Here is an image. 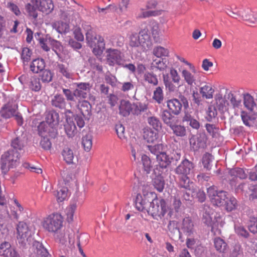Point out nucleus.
<instances>
[{
	"label": "nucleus",
	"mask_w": 257,
	"mask_h": 257,
	"mask_svg": "<svg viewBox=\"0 0 257 257\" xmlns=\"http://www.w3.org/2000/svg\"><path fill=\"white\" fill-rule=\"evenodd\" d=\"M195 167V165L193 161L184 158L175 168L174 172L178 176L180 187L190 189V185H193V182L190 181L189 175L193 172Z\"/></svg>",
	"instance_id": "f257e3e1"
},
{
	"label": "nucleus",
	"mask_w": 257,
	"mask_h": 257,
	"mask_svg": "<svg viewBox=\"0 0 257 257\" xmlns=\"http://www.w3.org/2000/svg\"><path fill=\"white\" fill-rule=\"evenodd\" d=\"M85 31L86 40L88 45L93 48V53L96 55H100L105 49L104 39L97 35L95 30L87 23L82 25Z\"/></svg>",
	"instance_id": "f03ea898"
},
{
	"label": "nucleus",
	"mask_w": 257,
	"mask_h": 257,
	"mask_svg": "<svg viewBox=\"0 0 257 257\" xmlns=\"http://www.w3.org/2000/svg\"><path fill=\"white\" fill-rule=\"evenodd\" d=\"M16 229L19 247L24 252V250L27 248V242H30L31 240L33 232L24 221L19 222Z\"/></svg>",
	"instance_id": "7ed1b4c3"
},
{
	"label": "nucleus",
	"mask_w": 257,
	"mask_h": 257,
	"mask_svg": "<svg viewBox=\"0 0 257 257\" xmlns=\"http://www.w3.org/2000/svg\"><path fill=\"white\" fill-rule=\"evenodd\" d=\"M181 151L179 149H171L166 151L165 154L160 164L156 165V169L154 170L156 173V170L163 171L172 165L177 166L181 159Z\"/></svg>",
	"instance_id": "20e7f679"
},
{
	"label": "nucleus",
	"mask_w": 257,
	"mask_h": 257,
	"mask_svg": "<svg viewBox=\"0 0 257 257\" xmlns=\"http://www.w3.org/2000/svg\"><path fill=\"white\" fill-rule=\"evenodd\" d=\"M20 152L9 149L1 157V169L3 173L6 174L10 169L16 168L20 163Z\"/></svg>",
	"instance_id": "39448f33"
},
{
	"label": "nucleus",
	"mask_w": 257,
	"mask_h": 257,
	"mask_svg": "<svg viewBox=\"0 0 257 257\" xmlns=\"http://www.w3.org/2000/svg\"><path fill=\"white\" fill-rule=\"evenodd\" d=\"M207 195L211 203L214 206L221 207L223 204H225V200L229 196L227 192L218 190L214 185L210 186L207 188Z\"/></svg>",
	"instance_id": "423d86ee"
},
{
	"label": "nucleus",
	"mask_w": 257,
	"mask_h": 257,
	"mask_svg": "<svg viewBox=\"0 0 257 257\" xmlns=\"http://www.w3.org/2000/svg\"><path fill=\"white\" fill-rule=\"evenodd\" d=\"M169 207L166 201L164 199H156L154 197L151 205L147 210L149 214L153 217L155 216L163 217L169 210Z\"/></svg>",
	"instance_id": "0eeeda50"
},
{
	"label": "nucleus",
	"mask_w": 257,
	"mask_h": 257,
	"mask_svg": "<svg viewBox=\"0 0 257 257\" xmlns=\"http://www.w3.org/2000/svg\"><path fill=\"white\" fill-rule=\"evenodd\" d=\"M168 110L171 111L174 115H179L182 107L185 109L189 107L188 99L182 95H180L178 98H173L167 101Z\"/></svg>",
	"instance_id": "6e6552de"
},
{
	"label": "nucleus",
	"mask_w": 257,
	"mask_h": 257,
	"mask_svg": "<svg viewBox=\"0 0 257 257\" xmlns=\"http://www.w3.org/2000/svg\"><path fill=\"white\" fill-rule=\"evenodd\" d=\"M62 217L60 214H53L46 218L43 223V226L49 232H56L62 226Z\"/></svg>",
	"instance_id": "1a4fd4ad"
},
{
	"label": "nucleus",
	"mask_w": 257,
	"mask_h": 257,
	"mask_svg": "<svg viewBox=\"0 0 257 257\" xmlns=\"http://www.w3.org/2000/svg\"><path fill=\"white\" fill-rule=\"evenodd\" d=\"M154 195L152 192L144 193L143 195L138 194L136 197L135 203L136 207L140 211L148 210L149 206L153 201Z\"/></svg>",
	"instance_id": "9d476101"
},
{
	"label": "nucleus",
	"mask_w": 257,
	"mask_h": 257,
	"mask_svg": "<svg viewBox=\"0 0 257 257\" xmlns=\"http://www.w3.org/2000/svg\"><path fill=\"white\" fill-rule=\"evenodd\" d=\"M15 137L11 140V146L15 151L19 152L23 150L27 143L26 133L22 130L18 129L15 132Z\"/></svg>",
	"instance_id": "9b49d317"
},
{
	"label": "nucleus",
	"mask_w": 257,
	"mask_h": 257,
	"mask_svg": "<svg viewBox=\"0 0 257 257\" xmlns=\"http://www.w3.org/2000/svg\"><path fill=\"white\" fill-rule=\"evenodd\" d=\"M106 62L110 66L123 65L124 60L121 52L117 49H109L106 51Z\"/></svg>",
	"instance_id": "f8f14e48"
},
{
	"label": "nucleus",
	"mask_w": 257,
	"mask_h": 257,
	"mask_svg": "<svg viewBox=\"0 0 257 257\" xmlns=\"http://www.w3.org/2000/svg\"><path fill=\"white\" fill-rule=\"evenodd\" d=\"M207 137L205 133H200L193 136L189 140L190 148L194 152L206 147Z\"/></svg>",
	"instance_id": "ddd939ff"
},
{
	"label": "nucleus",
	"mask_w": 257,
	"mask_h": 257,
	"mask_svg": "<svg viewBox=\"0 0 257 257\" xmlns=\"http://www.w3.org/2000/svg\"><path fill=\"white\" fill-rule=\"evenodd\" d=\"M46 122L52 127V131L49 132L51 138H55L57 135V130L55 126H57L59 123V114L55 110L48 112L46 117Z\"/></svg>",
	"instance_id": "4468645a"
},
{
	"label": "nucleus",
	"mask_w": 257,
	"mask_h": 257,
	"mask_svg": "<svg viewBox=\"0 0 257 257\" xmlns=\"http://www.w3.org/2000/svg\"><path fill=\"white\" fill-rule=\"evenodd\" d=\"M0 257H21L16 246L5 241L0 244Z\"/></svg>",
	"instance_id": "2eb2a0df"
},
{
	"label": "nucleus",
	"mask_w": 257,
	"mask_h": 257,
	"mask_svg": "<svg viewBox=\"0 0 257 257\" xmlns=\"http://www.w3.org/2000/svg\"><path fill=\"white\" fill-rule=\"evenodd\" d=\"M148 150L156 156L158 165L160 164L167 151V146L162 143L148 145Z\"/></svg>",
	"instance_id": "dca6fc26"
},
{
	"label": "nucleus",
	"mask_w": 257,
	"mask_h": 257,
	"mask_svg": "<svg viewBox=\"0 0 257 257\" xmlns=\"http://www.w3.org/2000/svg\"><path fill=\"white\" fill-rule=\"evenodd\" d=\"M31 249L33 251V253H35L41 257H50L51 255L49 253L47 249L44 246L43 244L37 240H34L32 245L29 248V252H31Z\"/></svg>",
	"instance_id": "f3484780"
},
{
	"label": "nucleus",
	"mask_w": 257,
	"mask_h": 257,
	"mask_svg": "<svg viewBox=\"0 0 257 257\" xmlns=\"http://www.w3.org/2000/svg\"><path fill=\"white\" fill-rule=\"evenodd\" d=\"M175 115L168 109H164L161 112V117L164 123L170 127L178 123L179 119Z\"/></svg>",
	"instance_id": "a211bd4d"
},
{
	"label": "nucleus",
	"mask_w": 257,
	"mask_h": 257,
	"mask_svg": "<svg viewBox=\"0 0 257 257\" xmlns=\"http://www.w3.org/2000/svg\"><path fill=\"white\" fill-rule=\"evenodd\" d=\"M213 243L216 251L221 253L222 257H226L225 254L229 249V246L227 242L222 238L216 237L213 239Z\"/></svg>",
	"instance_id": "6ab92c4d"
},
{
	"label": "nucleus",
	"mask_w": 257,
	"mask_h": 257,
	"mask_svg": "<svg viewBox=\"0 0 257 257\" xmlns=\"http://www.w3.org/2000/svg\"><path fill=\"white\" fill-rule=\"evenodd\" d=\"M34 3L39 11L46 14H49L54 9V5L51 0H34Z\"/></svg>",
	"instance_id": "aec40b11"
},
{
	"label": "nucleus",
	"mask_w": 257,
	"mask_h": 257,
	"mask_svg": "<svg viewBox=\"0 0 257 257\" xmlns=\"http://www.w3.org/2000/svg\"><path fill=\"white\" fill-rule=\"evenodd\" d=\"M134 103H131L130 101L124 99L121 100L119 106V113L123 116H128L131 113L133 114Z\"/></svg>",
	"instance_id": "412c9836"
},
{
	"label": "nucleus",
	"mask_w": 257,
	"mask_h": 257,
	"mask_svg": "<svg viewBox=\"0 0 257 257\" xmlns=\"http://www.w3.org/2000/svg\"><path fill=\"white\" fill-rule=\"evenodd\" d=\"M149 32V29L146 27L141 30L139 33L142 47L144 49H149L152 46L151 39Z\"/></svg>",
	"instance_id": "4be33fe9"
},
{
	"label": "nucleus",
	"mask_w": 257,
	"mask_h": 257,
	"mask_svg": "<svg viewBox=\"0 0 257 257\" xmlns=\"http://www.w3.org/2000/svg\"><path fill=\"white\" fill-rule=\"evenodd\" d=\"M143 137L148 143L153 144L157 141L159 135L157 132L154 131L152 128L147 127L143 129Z\"/></svg>",
	"instance_id": "5701e85b"
},
{
	"label": "nucleus",
	"mask_w": 257,
	"mask_h": 257,
	"mask_svg": "<svg viewBox=\"0 0 257 257\" xmlns=\"http://www.w3.org/2000/svg\"><path fill=\"white\" fill-rule=\"evenodd\" d=\"M18 109V106L15 104L8 103L1 111V115L5 118H9L13 116Z\"/></svg>",
	"instance_id": "b1692460"
},
{
	"label": "nucleus",
	"mask_w": 257,
	"mask_h": 257,
	"mask_svg": "<svg viewBox=\"0 0 257 257\" xmlns=\"http://www.w3.org/2000/svg\"><path fill=\"white\" fill-rule=\"evenodd\" d=\"M202 163L204 169L207 171H210L212 169L217 167V163H215L214 165L213 164V156L208 153L203 155Z\"/></svg>",
	"instance_id": "393cba45"
},
{
	"label": "nucleus",
	"mask_w": 257,
	"mask_h": 257,
	"mask_svg": "<svg viewBox=\"0 0 257 257\" xmlns=\"http://www.w3.org/2000/svg\"><path fill=\"white\" fill-rule=\"evenodd\" d=\"M64 128L67 136L72 138L77 134V128L73 120H65Z\"/></svg>",
	"instance_id": "a878e982"
},
{
	"label": "nucleus",
	"mask_w": 257,
	"mask_h": 257,
	"mask_svg": "<svg viewBox=\"0 0 257 257\" xmlns=\"http://www.w3.org/2000/svg\"><path fill=\"white\" fill-rule=\"evenodd\" d=\"M45 61L43 59H35L30 64V70L34 73H38L45 69Z\"/></svg>",
	"instance_id": "bb28decb"
},
{
	"label": "nucleus",
	"mask_w": 257,
	"mask_h": 257,
	"mask_svg": "<svg viewBox=\"0 0 257 257\" xmlns=\"http://www.w3.org/2000/svg\"><path fill=\"white\" fill-rule=\"evenodd\" d=\"M76 84L77 88L75 90H78L79 92L78 97L86 98L87 96V92L90 91L92 85L89 83L86 82L77 83Z\"/></svg>",
	"instance_id": "cd10ccee"
},
{
	"label": "nucleus",
	"mask_w": 257,
	"mask_h": 257,
	"mask_svg": "<svg viewBox=\"0 0 257 257\" xmlns=\"http://www.w3.org/2000/svg\"><path fill=\"white\" fill-rule=\"evenodd\" d=\"M51 105L56 108L63 109L66 106V101L62 95L57 94L52 98Z\"/></svg>",
	"instance_id": "c85d7f7f"
},
{
	"label": "nucleus",
	"mask_w": 257,
	"mask_h": 257,
	"mask_svg": "<svg viewBox=\"0 0 257 257\" xmlns=\"http://www.w3.org/2000/svg\"><path fill=\"white\" fill-rule=\"evenodd\" d=\"M187 190L192 193V195L194 196V198H195L198 199V201L202 203L206 200L205 192L201 189L197 187H194L193 185H190V189H186Z\"/></svg>",
	"instance_id": "c756f323"
},
{
	"label": "nucleus",
	"mask_w": 257,
	"mask_h": 257,
	"mask_svg": "<svg viewBox=\"0 0 257 257\" xmlns=\"http://www.w3.org/2000/svg\"><path fill=\"white\" fill-rule=\"evenodd\" d=\"M182 231L187 236L191 235L194 232V224L192 219L189 217L184 218L182 221Z\"/></svg>",
	"instance_id": "7c9ffc66"
},
{
	"label": "nucleus",
	"mask_w": 257,
	"mask_h": 257,
	"mask_svg": "<svg viewBox=\"0 0 257 257\" xmlns=\"http://www.w3.org/2000/svg\"><path fill=\"white\" fill-rule=\"evenodd\" d=\"M202 221L207 226L211 227V232L215 233V230L217 229V223L212 220L210 214L207 211L203 213Z\"/></svg>",
	"instance_id": "2f4dec72"
},
{
	"label": "nucleus",
	"mask_w": 257,
	"mask_h": 257,
	"mask_svg": "<svg viewBox=\"0 0 257 257\" xmlns=\"http://www.w3.org/2000/svg\"><path fill=\"white\" fill-rule=\"evenodd\" d=\"M225 204L221 207H223L227 212H231L235 210L238 206L236 199L233 196H228L225 200Z\"/></svg>",
	"instance_id": "473e14b6"
},
{
	"label": "nucleus",
	"mask_w": 257,
	"mask_h": 257,
	"mask_svg": "<svg viewBox=\"0 0 257 257\" xmlns=\"http://www.w3.org/2000/svg\"><path fill=\"white\" fill-rule=\"evenodd\" d=\"M170 237L175 241H178L181 238V233L179 228L174 224L170 223L168 225Z\"/></svg>",
	"instance_id": "72a5a7b5"
},
{
	"label": "nucleus",
	"mask_w": 257,
	"mask_h": 257,
	"mask_svg": "<svg viewBox=\"0 0 257 257\" xmlns=\"http://www.w3.org/2000/svg\"><path fill=\"white\" fill-rule=\"evenodd\" d=\"M34 0H31V3H28L25 6V10L28 15L36 20L38 17V8L34 3Z\"/></svg>",
	"instance_id": "f704fd0d"
},
{
	"label": "nucleus",
	"mask_w": 257,
	"mask_h": 257,
	"mask_svg": "<svg viewBox=\"0 0 257 257\" xmlns=\"http://www.w3.org/2000/svg\"><path fill=\"white\" fill-rule=\"evenodd\" d=\"M243 104L244 106L251 112L253 111L254 107L256 106L253 97L248 93L243 94Z\"/></svg>",
	"instance_id": "c9c22d12"
},
{
	"label": "nucleus",
	"mask_w": 257,
	"mask_h": 257,
	"mask_svg": "<svg viewBox=\"0 0 257 257\" xmlns=\"http://www.w3.org/2000/svg\"><path fill=\"white\" fill-rule=\"evenodd\" d=\"M153 185L159 192H162L165 187L164 177L160 174L157 175L153 180Z\"/></svg>",
	"instance_id": "e433bc0d"
},
{
	"label": "nucleus",
	"mask_w": 257,
	"mask_h": 257,
	"mask_svg": "<svg viewBox=\"0 0 257 257\" xmlns=\"http://www.w3.org/2000/svg\"><path fill=\"white\" fill-rule=\"evenodd\" d=\"M62 155L63 157L64 160L68 164H73V159L74 158V155L73 151L72 149L69 147H65L62 152Z\"/></svg>",
	"instance_id": "4c0bfd02"
},
{
	"label": "nucleus",
	"mask_w": 257,
	"mask_h": 257,
	"mask_svg": "<svg viewBox=\"0 0 257 257\" xmlns=\"http://www.w3.org/2000/svg\"><path fill=\"white\" fill-rule=\"evenodd\" d=\"M38 131L39 135L41 137L48 135L51 137L49 132L52 131V127L47 122H42L38 126Z\"/></svg>",
	"instance_id": "58836bf2"
},
{
	"label": "nucleus",
	"mask_w": 257,
	"mask_h": 257,
	"mask_svg": "<svg viewBox=\"0 0 257 257\" xmlns=\"http://www.w3.org/2000/svg\"><path fill=\"white\" fill-rule=\"evenodd\" d=\"M229 173L231 176L238 177L240 179H245L247 177V174L245 172L244 169L241 168H232L229 170Z\"/></svg>",
	"instance_id": "ea45409f"
},
{
	"label": "nucleus",
	"mask_w": 257,
	"mask_h": 257,
	"mask_svg": "<svg viewBox=\"0 0 257 257\" xmlns=\"http://www.w3.org/2000/svg\"><path fill=\"white\" fill-rule=\"evenodd\" d=\"M62 92L68 101H75V97H78L79 92L75 89L72 91L70 89L62 88Z\"/></svg>",
	"instance_id": "a19ab883"
},
{
	"label": "nucleus",
	"mask_w": 257,
	"mask_h": 257,
	"mask_svg": "<svg viewBox=\"0 0 257 257\" xmlns=\"http://www.w3.org/2000/svg\"><path fill=\"white\" fill-rule=\"evenodd\" d=\"M92 136L91 134H87L82 138V145L84 150L89 152L92 146Z\"/></svg>",
	"instance_id": "79ce46f5"
},
{
	"label": "nucleus",
	"mask_w": 257,
	"mask_h": 257,
	"mask_svg": "<svg viewBox=\"0 0 257 257\" xmlns=\"http://www.w3.org/2000/svg\"><path fill=\"white\" fill-rule=\"evenodd\" d=\"M170 128L173 131V134L177 137H183L186 135V127L183 125L175 123Z\"/></svg>",
	"instance_id": "37998d69"
},
{
	"label": "nucleus",
	"mask_w": 257,
	"mask_h": 257,
	"mask_svg": "<svg viewBox=\"0 0 257 257\" xmlns=\"http://www.w3.org/2000/svg\"><path fill=\"white\" fill-rule=\"evenodd\" d=\"M68 189L66 187H59L55 194L57 201L61 202L65 200L68 197Z\"/></svg>",
	"instance_id": "c03bdc74"
},
{
	"label": "nucleus",
	"mask_w": 257,
	"mask_h": 257,
	"mask_svg": "<svg viewBox=\"0 0 257 257\" xmlns=\"http://www.w3.org/2000/svg\"><path fill=\"white\" fill-rule=\"evenodd\" d=\"M205 128L207 133L213 138H217L219 137V128L214 124L206 123L205 124Z\"/></svg>",
	"instance_id": "a18cd8bd"
},
{
	"label": "nucleus",
	"mask_w": 257,
	"mask_h": 257,
	"mask_svg": "<svg viewBox=\"0 0 257 257\" xmlns=\"http://www.w3.org/2000/svg\"><path fill=\"white\" fill-rule=\"evenodd\" d=\"M183 121L189 122V125L193 128L198 130L200 127V123L193 118L190 114L186 113L182 118Z\"/></svg>",
	"instance_id": "49530a36"
},
{
	"label": "nucleus",
	"mask_w": 257,
	"mask_h": 257,
	"mask_svg": "<svg viewBox=\"0 0 257 257\" xmlns=\"http://www.w3.org/2000/svg\"><path fill=\"white\" fill-rule=\"evenodd\" d=\"M148 122L156 132H159L162 130V123L157 117H149L148 118Z\"/></svg>",
	"instance_id": "de8ad7c7"
},
{
	"label": "nucleus",
	"mask_w": 257,
	"mask_h": 257,
	"mask_svg": "<svg viewBox=\"0 0 257 257\" xmlns=\"http://www.w3.org/2000/svg\"><path fill=\"white\" fill-rule=\"evenodd\" d=\"M40 73V77L43 83H48L52 80L53 73L49 69H44Z\"/></svg>",
	"instance_id": "09e8293b"
},
{
	"label": "nucleus",
	"mask_w": 257,
	"mask_h": 257,
	"mask_svg": "<svg viewBox=\"0 0 257 257\" xmlns=\"http://www.w3.org/2000/svg\"><path fill=\"white\" fill-rule=\"evenodd\" d=\"M53 27L55 28L57 31L60 34L66 33L69 30V24L62 21L55 23L53 24Z\"/></svg>",
	"instance_id": "8fccbe9b"
},
{
	"label": "nucleus",
	"mask_w": 257,
	"mask_h": 257,
	"mask_svg": "<svg viewBox=\"0 0 257 257\" xmlns=\"http://www.w3.org/2000/svg\"><path fill=\"white\" fill-rule=\"evenodd\" d=\"M214 89L209 85H205L200 88V92L206 99L213 98Z\"/></svg>",
	"instance_id": "3c124183"
},
{
	"label": "nucleus",
	"mask_w": 257,
	"mask_h": 257,
	"mask_svg": "<svg viewBox=\"0 0 257 257\" xmlns=\"http://www.w3.org/2000/svg\"><path fill=\"white\" fill-rule=\"evenodd\" d=\"M142 162L144 171L146 174H149L153 169V165L150 158L146 155L142 156Z\"/></svg>",
	"instance_id": "603ef678"
},
{
	"label": "nucleus",
	"mask_w": 257,
	"mask_h": 257,
	"mask_svg": "<svg viewBox=\"0 0 257 257\" xmlns=\"http://www.w3.org/2000/svg\"><path fill=\"white\" fill-rule=\"evenodd\" d=\"M241 119L243 122V123L248 126H250L251 125L249 123V121H253L256 118V115L255 113L252 115H249L247 112L242 111L241 112Z\"/></svg>",
	"instance_id": "864d4df0"
},
{
	"label": "nucleus",
	"mask_w": 257,
	"mask_h": 257,
	"mask_svg": "<svg viewBox=\"0 0 257 257\" xmlns=\"http://www.w3.org/2000/svg\"><path fill=\"white\" fill-rule=\"evenodd\" d=\"M91 105L88 101H83L80 108L81 113L83 116L90 115L91 112Z\"/></svg>",
	"instance_id": "5fc2aeb1"
},
{
	"label": "nucleus",
	"mask_w": 257,
	"mask_h": 257,
	"mask_svg": "<svg viewBox=\"0 0 257 257\" xmlns=\"http://www.w3.org/2000/svg\"><path fill=\"white\" fill-rule=\"evenodd\" d=\"M30 88L34 91H39L41 88V84L40 82L39 78L36 76H33L30 79L29 82Z\"/></svg>",
	"instance_id": "6e6d98bb"
},
{
	"label": "nucleus",
	"mask_w": 257,
	"mask_h": 257,
	"mask_svg": "<svg viewBox=\"0 0 257 257\" xmlns=\"http://www.w3.org/2000/svg\"><path fill=\"white\" fill-rule=\"evenodd\" d=\"M144 80L149 83L153 84L154 86L158 85V80L156 74L149 72H146L144 75Z\"/></svg>",
	"instance_id": "4d7b16f0"
},
{
	"label": "nucleus",
	"mask_w": 257,
	"mask_h": 257,
	"mask_svg": "<svg viewBox=\"0 0 257 257\" xmlns=\"http://www.w3.org/2000/svg\"><path fill=\"white\" fill-rule=\"evenodd\" d=\"M217 115V112L215 106H209L207 110V115L205 118L207 121L211 122L214 119H215Z\"/></svg>",
	"instance_id": "13d9d810"
},
{
	"label": "nucleus",
	"mask_w": 257,
	"mask_h": 257,
	"mask_svg": "<svg viewBox=\"0 0 257 257\" xmlns=\"http://www.w3.org/2000/svg\"><path fill=\"white\" fill-rule=\"evenodd\" d=\"M153 53L156 57L161 58L168 56L169 52L168 49L161 46H157L154 48Z\"/></svg>",
	"instance_id": "bf43d9fd"
},
{
	"label": "nucleus",
	"mask_w": 257,
	"mask_h": 257,
	"mask_svg": "<svg viewBox=\"0 0 257 257\" xmlns=\"http://www.w3.org/2000/svg\"><path fill=\"white\" fill-rule=\"evenodd\" d=\"M243 255V249L239 243H235L230 252L229 257H240Z\"/></svg>",
	"instance_id": "052dcab7"
},
{
	"label": "nucleus",
	"mask_w": 257,
	"mask_h": 257,
	"mask_svg": "<svg viewBox=\"0 0 257 257\" xmlns=\"http://www.w3.org/2000/svg\"><path fill=\"white\" fill-rule=\"evenodd\" d=\"M148 107L145 104L141 102L134 103L133 114L138 115L142 112L146 111Z\"/></svg>",
	"instance_id": "680f3d73"
},
{
	"label": "nucleus",
	"mask_w": 257,
	"mask_h": 257,
	"mask_svg": "<svg viewBox=\"0 0 257 257\" xmlns=\"http://www.w3.org/2000/svg\"><path fill=\"white\" fill-rule=\"evenodd\" d=\"M48 40L51 45L53 46V51L58 57H60V51L62 48L61 43L59 41L52 39L50 37L49 38Z\"/></svg>",
	"instance_id": "e2e57ef3"
},
{
	"label": "nucleus",
	"mask_w": 257,
	"mask_h": 257,
	"mask_svg": "<svg viewBox=\"0 0 257 257\" xmlns=\"http://www.w3.org/2000/svg\"><path fill=\"white\" fill-rule=\"evenodd\" d=\"M130 46L132 47H142L140 36L137 33L133 34L130 36Z\"/></svg>",
	"instance_id": "0e129e2a"
},
{
	"label": "nucleus",
	"mask_w": 257,
	"mask_h": 257,
	"mask_svg": "<svg viewBox=\"0 0 257 257\" xmlns=\"http://www.w3.org/2000/svg\"><path fill=\"white\" fill-rule=\"evenodd\" d=\"M32 54V51L27 47H24L22 49L21 54V58L24 63L25 62H28L31 60V55Z\"/></svg>",
	"instance_id": "69168bd1"
},
{
	"label": "nucleus",
	"mask_w": 257,
	"mask_h": 257,
	"mask_svg": "<svg viewBox=\"0 0 257 257\" xmlns=\"http://www.w3.org/2000/svg\"><path fill=\"white\" fill-rule=\"evenodd\" d=\"M182 76L188 85H192L195 82V78L189 71L186 70H183Z\"/></svg>",
	"instance_id": "338daca9"
},
{
	"label": "nucleus",
	"mask_w": 257,
	"mask_h": 257,
	"mask_svg": "<svg viewBox=\"0 0 257 257\" xmlns=\"http://www.w3.org/2000/svg\"><path fill=\"white\" fill-rule=\"evenodd\" d=\"M249 230L253 234H257V217H250L248 225Z\"/></svg>",
	"instance_id": "774afa93"
}]
</instances>
